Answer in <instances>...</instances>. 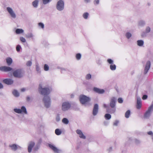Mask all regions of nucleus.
<instances>
[{"label":"nucleus","instance_id":"864d4df0","mask_svg":"<svg viewBox=\"0 0 153 153\" xmlns=\"http://www.w3.org/2000/svg\"><path fill=\"white\" fill-rule=\"evenodd\" d=\"M84 0V1L86 3H89L90 2V0Z\"/></svg>","mask_w":153,"mask_h":153},{"label":"nucleus","instance_id":"6e6552de","mask_svg":"<svg viewBox=\"0 0 153 153\" xmlns=\"http://www.w3.org/2000/svg\"><path fill=\"white\" fill-rule=\"evenodd\" d=\"M45 106L47 108H48L50 105V99L49 97H45L43 99Z\"/></svg>","mask_w":153,"mask_h":153},{"label":"nucleus","instance_id":"79ce46f5","mask_svg":"<svg viewBox=\"0 0 153 153\" xmlns=\"http://www.w3.org/2000/svg\"><path fill=\"white\" fill-rule=\"evenodd\" d=\"M118 101L119 103H121L123 102V100L122 98H119L118 99Z\"/></svg>","mask_w":153,"mask_h":153},{"label":"nucleus","instance_id":"2eb2a0df","mask_svg":"<svg viewBox=\"0 0 153 153\" xmlns=\"http://www.w3.org/2000/svg\"><path fill=\"white\" fill-rule=\"evenodd\" d=\"M3 82L7 85H11L13 83V81L10 79H6L3 80Z\"/></svg>","mask_w":153,"mask_h":153},{"label":"nucleus","instance_id":"e433bc0d","mask_svg":"<svg viewBox=\"0 0 153 153\" xmlns=\"http://www.w3.org/2000/svg\"><path fill=\"white\" fill-rule=\"evenodd\" d=\"M32 62L30 61H27L26 64V65L27 66H30L32 65Z\"/></svg>","mask_w":153,"mask_h":153},{"label":"nucleus","instance_id":"9b49d317","mask_svg":"<svg viewBox=\"0 0 153 153\" xmlns=\"http://www.w3.org/2000/svg\"><path fill=\"white\" fill-rule=\"evenodd\" d=\"M7 9L12 17L13 18H15L16 17V15L11 8L10 7H7Z\"/></svg>","mask_w":153,"mask_h":153},{"label":"nucleus","instance_id":"9d476101","mask_svg":"<svg viewBox=\"0 0 153 153\" xmlns=\"http://www.w3.org/2000/svg\"><path fill=\"white\" fill-rule=\"evenodd\" d=\"M116 99L114 97L111 98L110 103V105L112 108H114L115 106Z\"/></svg>","mask_w":153,"mask_h":153},{"label":"nucleus","instance_id":"f3484780","mask_svg":"<svg viewBox=\"0 0 153 153\" xmlns=\"http://www.w3.org/2000/svg\"><path fill=\"white\" fill-rule=\"evenodd\" d=\"M76 133L79 135V137L83 139H85V136L83 134L82 131L80 130L77 129L76 131Z\"/></svg>","mask_w":153,"mask_h":153},{"label":"nucleus","instance_id":"5701e85b","mask_svg":"<svg viewBox=\"0 0 153 153\" xmlns=\"http://www.w3.org/2000/svg\"><path fill=\"white\" fill-rule=\"evenodd\" d=\"M116 111L115 108H114L111 110H109L108 109H106V111L108 113H109L111 114L114 113Z\"/></svg>","mask_w":153,"mask_h":153},{"label":"nucleus","instance_id":"de8ad7c7","mask_svg":"<svg viewBox=\"0 0 153 153\" xmlns=\"http://www.w3.org/2000/svg\"><path fill=\"white\" fill-rule=\"evenodd\" d=\"M119 123V121L116 120L114 123V125L115 126H117Z\"/></svg>","mask_w":153,"mask_h":153},{"label":"nucleus","instance_id":"bb28decb","mask_svg":"<svg viewBox=\"0 0 153 153\" xmlns=\"http://www.w3.org/2000/svg\"><path fill=\"white\" fill-rule=\"evenodd\" d=\"M130 114V110L127 111L125 114V117L126 118H128Z\"/></svg>","mask_w":153,"mask_h":153},{"label":"nucleus","instance_id":"f704fd0d","mask_svg":"<svg viewBox=\"0 0 153 153\" xmlns=\"http://www.w3.org/2000/svg\"><path fill=\"white\" fill-rule=\"evenodd\" d=\"M44 69L45 71H47L49 70V66L46 64H45L44 66Z\"/></svg>","mask_w":153,"mask_h":153},{"label":"nucleus","instance_id":"5fc2aeb1","mask_svg":"<svg viewBox=\"0 0 153 153\" xmlns=\"http://www.w3.org/2000/svg\"><path fill=\"white\" fill-rule=\"evenodd\" d=\"M21 91L22 92H24L25 91V88H23L21 89Z\"/></svg>","mask_w":153,"mask_h":153},{"label":"nucleus","instance_id":"39448f33","mask_svg":"<svg viewBox=\"0 0 153 153\" xmlns=\"http://www.w3.org/2000/svg\"><path fill=\"white\" fill-rule=\"evenodd\" d=\"M14 111L16 112L19 114L21 113L22 112L25 114H27L26 109L24 106H22L21 108V109L15 108L14 109Z\"/></svg>","mask_w":153,"mask_h":153},{"label":"nucleus","instance_id":"49530a36","mask_svg":"<svg viewBox=\"0 0 153 153\" xmlns=\"http://www.w3.org/2000/svg\"><path fill=\"white\" fill-rule=\"evenodd\" d=\"M99 3V0H95L94 1V3L95 4H98Z\"/></svg>","mask_w":153,"mask_h":153},{"label":"nucleus","instance_id":"603ef678","mask_svg":"<svg viewBox=\"0 0 153 153\" xmlns=\"http://www.w3.org/2000/svg\"><path fill=\"white\" fill-rule=\"evenodd\" d=\"M26 99H27V101H29L30 100V98L29 97L27 96V97Z\"/></svg>","mask_w":153,"mask_h":153},{"label":"nucleus","instance_id":"c85d7f7f","mask_svg":"<svg viewBox=\"0 0 153 153\" xmlns=\"http://www.w3.org/2000/svg\"><path fill=\"white\" fill-rule=\"evenodd\" d=\"M55 133L57 135H60L61 133V131L59 129H56L55 130Z\"/></svg>","mask_w":153,"mask_h":153},{"label":"nucleus","instance_id":"cd10ccee","mask_svg":"<svg viewBox=\"0 0 153 153\" xmlns=\"http://www.w3.org/2000/svg\"><path fill=\"white\" fill-rule=\"evenodd\" d=\"M105 117L106 120H109L111 118V115L109 114H106L105 115Z\"/></svg>","mask_w":153,"mask_h":153},{"label":"nucleus","instance_id":"f257e3e1","mask_svg":"<svg viewBox=\"0 0 153 153\" xmlns=\"http://www.w3.org/2000/svg\"><path fill=\"white\" fill-rule=\"evenodd\" d=\"M51 91V89L49 88H42L41 84L39 85V91L42 94L46 95L49 94Z\"/></svg>","mask_w":153,"mask_h":153},{"label":"nucleus","instance_id":"8fccbe9b","mask_svg":"<svg viewBox=\"0 0 153 153\" xmlns=\"http://www.w3.org/2000/svg\"><path fill=\"white\" fill-rule=\"evenodd\" d=\"M36 70L37 71H38L39 70V67L38 66H36Z\"/></svg>","mask_w":153,"mask_h":153},{"label":"nucleus","instance_id":"7ed1b4c3","mask_svg":"<svg viewBox=\"0 0 153 153\" xmlns=\"http://www.w3.org/2000/svg\"><path fill=\"white\" fill-rule=\"evenodd\" d=\"M79 100L82 104H85L90 100V98L84 95L80 96L79 98Z\"/></svg>","mask_w":153,"mask_h":153},{"label":"nucleus","instance_id":"a878e982","mask_svg":"<svg viewBox=\"0 0 153 153\" xmlns=\"http://www.w3.org/2000/svg\"><path fill=\"white\" fill-rule=\"evenodd\" d=\"M13 94L15 97H17L19 96V93L16 90H14L13 92Z\"/></svg>","mask_w":153,"mask_h":153},{"label":"nucleus","instance_id":"1a4fd4ad","mask_svg":"<svg viewBox=\"0 0 153 153\" xmlns=\"http://www.w3.org/2000/svg\"><path fill=\"white\" fill-rule=\"evenodd\" d=\"M12 70L11 68L7 66H2L0 67V70L4 72L10 71Z\"/></svg>","mask_w":153,"mask_h":153},{"label":"nucleus","instance_id":"6ab92c4d","mask_svg":"<svg viewBox=\"0 0 153 153\" xmlns=\"http://www.w3.org/2000/svg\"><path fill=\"white\" fill-rule=\"evenodd\" d=\"M49 146L51 149L53 150L54 152H58V149L53 145L49 144Z\"/></svg>","mask_w":153,"mask_h":153},{"label":"nucleus","instance_id":"7c9ffc66","mask_svg":"<svg viewBox=\"0 0 153 153\" xmlns=\"http://www.w3.org/2000/svg\"><path fill=\"white\" fill-rule=\"evenodd\" d=\"M62 122L65 124H68L69 121L66 118H64L62 120Z\"/></svg>","mask_w":153,"mask_h":153},{"label":"nucleus","instance_id":"37998d69","mask_svg":"<svg viewBox=\"0 0 153 153\" xmlns=\"http://www.w3.org/2000/svg\"><path fill=\"white\" fill-rule=\"evenodd\" d=\"M43 3L44 4H46L49 2L50 0H42Z\"/></svg>","mask_w":153,"mask_h":153},{"label":"nucleus","instance_id":"f8f14e48","mask_svg":"<svg viewBox=\"0 0 153 153\" xmlns=\"http://www.w3.org/2000/svg\"><path fill=\"white\" fill-rule=\"evenodd\" d=\"M98 111V105L97 104H95L94 105L93 110V115L95 116L96 115Z\"/></svg>","mask_w":153,"mask_h":153},{"label":"nucleus","instance_id":"473e14b6","mask_svg":"<svg viewBox=\"0 0 153 153\" xmlns=\"http://www.w3.org/2000/svg\"><path fill=\"white\" fill-rule=\"evenodd\" d=\"M88 13H85L83 14V18L85 19H87L88 16Z\"/></svg>","mask_w":153,"mask_h":153},{"label":"nucleus","instance_id":"13d9d810","mask_svg":"<svg viewBox=\"0 0 153 153\" xmlns=\"http://www.w3.org/2000/svg\"><path fill=\"white\" fill-rule=\"evenodd\" d=\"M71 98L73 97H74V95L73 94H71Z\"/></svg>","mask_w":153,"mask_h":153},{"label":"nucleus","instance_id":"0eeeda50","mask_svg":"<svg viewBox=\"0 0 153 153\" xmlns=\"http://www.w3.org/2000/svg\"><path fill=\"white\" fill-rule=\"evenodd\" d=\"M64 7V2L62 0H60L57 2L56 8L59 10H62Z\"/></svg>","mask_w":153,"mask_h":153},{"label":"nucleus","instance_id":"c9c22d12","mask_svg":"<svg viewBox=\"0 0 153 153\" xmlns=\"http://www.w3.org/2000/svg\"><path fill=\"white\" fill-rule=\"evenodd\" d=\"M91 75L90 74H88L86 76L85 78L87 79H89L91 78Z\"/></svg>","mask_w":153,"mask_h":153},{"label":"nucleus","instance_id":"412c9836","mask_svg":"<svg viewBox=\"0 0 153 153\" xmlns=\"http://www.w3.org/2000/svg\"><path fill=\"white\" fill-rule=\"evenodd\" d=\"M9 147H11V149L14 151L16 150L17 149V146L15 144L10 145H9Z\"/></svg>","mask_w":153,"mask_h":153},{"label":"nucleus","instance_id":"4be33fe9","mask_svg":"<svg viewBox=\"0 0 153 153\" xmlns=\"http://www.w3.org/2000/svg\"><path fill=\"white\" fill-rule=\"evenodd\" d=\"M39 1L38 0H35L32 2V5L35 7H36L38 6Z\"/></svg>","mask_w":153,"mask_h":153},{"label":"nucleus","instance_id":"dca6fc26","mask_svg":"<svg viewBox=\"0 0 153 153\" xmlns=\"http://www.w3.org/2000/svg\"><path fill=\"white\" fill-rule=\"evenodd\" d=\"M93 90L96 92L100 94H103L105 92V91L103 89H100L96 87H95L94 88Z\"/></svg>","mask_w":153,"mask_h":153},{"label":"nucleus","instance_id":"a19ab883","mask_svg":"<svg viewBox=\"0 0 153 153\" xmlns=\"http://www.w3.org/2000/svg\"><path fill=\"white\" fill-rule=\"evenodd\" d=\"M107 62L110 64H112L113 63V61L111 59H107Z\"/></svg>","mask_w":153,"mask_h":153},{"label":"nucleus","instance_id":"4c0bfd02","mask_svg":"<svg viewBox=\"0 0 153 153\" xmlns=\"http://www.w3.org/2000/svg\"><path fill=\"white\" fill-rule=\"evenodd\" d=\"M38 25L39 27H41L42 29H43L44 28V25L42 23H38Z\"/></svg>","mask_w":153,"mask_h":153},{"label":"nucleus","instance_id":"6e6d98bb","mask_svg":"<svg viewBox=\"0 0 153 153\" xmlns=\"http://www.w3.org/2000/svg\"><path fill=\"white\" fill-rule=\"evenodd\" d=\"M3 85L1 83H0V88H3Z\"/></svg>","mask_w":153,"mask_h":153},{"label":"nucleus","instance_id":"20e7f679","mask_svg":"<svg viewBox=\"0 0 153 153\" xmlns=\"http://www.w3.org/2000/svg\"><path fill=\"white\" fill-rule=\"evenodd\" d=\"M153 110V105H152L149 108L148 110L145 112L144 114V117L145 118L149 117L151 114V112Z\"/></svg>","mask_w":153,"mask_h":153},{"label":"nucleus","instance_id":"09e8293b","mask_svg":"<svg viewBox=\"0 0 153 153\" xmlns=\"http://www.w3.org/2000/svg\"><path fill=\"white\" fill-rule=\"evenodd\" d=\"M150 28L149 27H147L146 30V31L147 33H148L150 31Z\"/></svg>","mask_w":153,"mask_h":153},{"label":"nucleus","instance_id":"f03ea898","mask_svg":"<svg viewBox=\"0 0 153 153\" xmlns=\"http://www.w3.org/2000/svg\"><path fill=\"white\" fill-rule=\"evenodd\" d=\"M24 73L22 69H17L13 72V76L18 78H21L23 76Z\"/></svg>","mask_w":153,"mask_h":153},{"label":"nucleus","instance_id":"3c124183","mask_svg":"<svg viewBox=\"0 0 153 153\" xmlns=\"http://www.w3.org/2000/svg\"><path fill=\"white\" fill-rule=\"evenodd\" d=\"M147 134L149 135H152V131H149L147 132Z\"/></svg>","mask_w":153,"mask_h":153},{"label":"nucleus","instance_id":"a211bd4d","mask_svg":"<svg viewBox=\"0 0 153 153\" xmlns=\"http://www.w3.org/2000/svg\"><path fill=\"white\" fill-rule=\"evenodd\" d=\"M35 143L34 142H31L30 143L28 148V151L29 152H30L31 151L32 148L34 146Z\"/></svg>","mask_w":153,"mask_h":153},{"label":"nucleus","instance_id":"4d7b16f0","mask_svg":"<svg viewBox=\"0 0 153 153\" xmlns=\"http://www.w3.org/2000/svg\"><path fill=\"white\" fill-rule=\"evenodd\" d=\"M103 107L105 108H106L107 107V105L105 104H104L103 105Z\"/></svg>","mask_w":153,"mask_h":153},{"label":"nucleus","instance_id":"c756f323","mask_svg":"<svg viewBox=\"0 0 153 153\" xmlns=\"http://www.w3.org/2000/svg\"><path fill=\"white\" fill-rule=\"evenodd\" d=\"M110 68L112 70H114L116 69V66L115 65H110Z\"/></svg>","mask_w":153,"mask_h":153},{"label":"nucleus","instance_id":"423d86ee","mask_svg":"<svg viewBox=\"0 0 153 153\" xmlns=\"http://www.w3.org/2000/svg\"><path fill=\"white\" fill-rule=\"evenodd\" d=\"M70 104L68 102H64L62 105V110L63 111L67 110L70 108Z\"/></svg>","mask_w":153,"mask_h":153},{"label":"nucleus","instance_id":"72a5a7b5","mask_svg":"<svg viewBox=\"0 0 153 153\" xmlns=\"http://www.w3.org/2000/svg\"><path fill=\"white\" fill-rule=\"evenodd\" d=\"M126 36L128 39H129L131 36V34L130 33L128 32L126 34Z\"/></svg>","mask_w":153,"mask_h":153},{"label":"nucleus","instance_id":"c03bdc74","mask_svg":"<svg viewBox=\"0 0 153 153\" xmlns=\"http://www.w3.org/2000/svg\"><path fill=\"white\" fill-rule=\"evenodd\" d=\"M147 98V96L146 95H144L142 97V99L143 100H145Z\"/></svg>","mask_w":153,"mask_h":153},{"label":"nucleus","instance_id":"2f4dec72","mask_svg":"<svg viewBox=\"0 0 153 153\" xmlns=\"http://www.w3.org/2000/svg\"><path fill=\"white\" fill-rule=\"evenodd\" d=\"M81 55L79 53L76 54V58L78 60H79L81 59Z\"/></svg>","mask_w":153,"mask_h":153},{"label":"nucleus","instance_id":"aec40b11","mask_svg":"<svg viewBox=\"0 0 153 153\" xmlns=\"http://www.w3.org/2000/svg\"><path fill=\"white\" fill-rule=\"evenodd\" d=\"M6 62L8 65H10L12 62V60L9 57L6 59Z\"/></svg>","mask_w":153,"mask_h":153},{"label":"nucleus","instance_id":"a18cd8bd","mask_svg":"<svg viewBox=\"0 0 153 153\" xmlns=\"http://www.w3.org/2000/svg\"><path fill=\"white\" fill-rule=\"evenodd\" d=\"M33 37V35L32 34H30L26 36L27 38H31Z\"/></svg>","mask_w":153,"mask_h":153},{"label":"nucleus","instance_id":"ddd939ff","mask_svg":"<svg viewBox=\"0 0 153 153\" xmlns=\"http://www.w3.org/2000/svg\"><path fill=\"white\" fill-rule=\"evenodd\" d=\"M150 65H151V63H150V61H147V62L146 63V65L145 66V68L144 69V72L145 74H146L147 73L148 71L149 70V69L150 68Z\"/></svg>","mask_w":153,"mask_h":153},{"label":"nucleus","instance_id":"ea45409f","mask_svg":"<svg viewBox=\"0 0 153 153\" xmlns=\"http://www.w3.org/2000/svg\"><path fill=\"white\" fill-rule=\"evenodd\" d=\"M21 46L19 45H18L16 47V50L18 52H19L21 48Z\"/></svg>","mask_w":153,"mask_h":153},{"label":"nucleus","instance_id":"4468645a","mask_svg":"<svg viewBox=\"0 0 153 153\" xmlns=\"http://www.w3.org/2000/svg\"><path fill=\"white\" fill-rule=\"evenodd\" d=\"M142 106V102L141 99L140 98H138L137 99V103L136 108L138 109H140Z\"/></svg>","mask_w":153,"mask_h":153},{"label":"nucleus","instance_id":"393cba45","mask_svg":"<svg viewBox=\"0 0 153 153\" xmlns=\"http://www.w3.org/2000/svg\"><path fill=\"white\" fill-rule=\"evenodd\" d=\"M23 30L21 29H17L16 30V34H20L23 33Z\"/></svg>","mask_w":153,"mask_h":153},{"label":"nucleus","instance_id":"58836bf2","mask_svg":"<svg viewBox=\"0 0 153 153\" xmlns=\"http://www.w3.org/2000/svg\"><path fill=\"white\" fill-rule=\"evenodd\" d=\"M20 40L21 41L23 42H26L25 39L22 37H20Z\"/></svg>","mask_w":153,"mask_h":153},{"label":"nucleus","instance_id":"b1692460","mask_svg":"<svg viewBox=\"0 0 153 153\" xmlns=\"http://www.w3.org/2000/svg\"><path fill=\"white\" fill-rule=\"evenodd\" d=\"M144 44V42L142 40H138L137 41V45L140 46H142Z\"/></svg>","mask_w":153,"mask_h":153}]
</instances>
